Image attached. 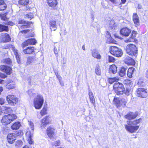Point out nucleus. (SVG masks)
<instances>
[{"mask_svg":"<svg viewBox=\"0 0 148 148\" xmlns=\"http://www.w3.org/2000/svg\"><path fill=\"white\" fill-rule=\"evenodd\" d=\"M141 121L140 119H139L133 121H127V124L125 125V129L127 131L132 133L135 132L138 129L139 126L135 125Z\"/></svg>","mask_w":148,"mask_h":148,"instance_id":"f257e3e1","label":"nucleus"},{"mask_svg":"<svg viewBox=\"0 0 148 148\" xmlns=\"http://www.w3.org/2000/svg\"><path fill=\"white\" fill-rule=\"evenodd\" d=\"M44 99L43 96L40 95H38L34 100V106L36 109H40L43 104Z\"/></svg>","mask_w":148,"mask_h":148,"instance_id":"f03ea898","label":"nucleus"},{"mask_svg":"<svg viewBox=\"0 0 148 148\" xmlns=\"http://www.w3.org/2000/svg\"><path fill=\"white\" fill-rule=\"evenodd\" d=\"M16 118L17 116L14 114H8L3 116L1 121L4 125H7L10 124L12 121L16 119Z\"/></svg>","mask_w":148,"mask_h":148,"instance_id":"7ed1b4c3","label":"nucleus"},{"mask_svg":"<svg viewBox=\"0 0 148 148\" xmlns=\"http://www.w3.org/2000/svg\"><path fill=\"white\" fill-rule=\"evenodd\" d=\"M125 50L127 53L132 56H136L137 52V48L133 44H128L126 47Z\"/></svg>","mask_w":148,"mask_h":148,"instance_id":"20e7f679","label":"nucleus"},{"mask_svg":"<svg viewBox=\"0 0 148 148\" xmlns=\"http://www.w3.org/2000/svg\"><path fill=\"white\" fill-rule=\"evenodd\" d=\"M109 51L112 55L117 57H121L123 54L122 50L121 49L114 46L110 47Z\"/></svg>","mask_w":148,"mask_h":148,"instance_id":"39448f33","label":"nucleus"},{"mask_svg":"<svg viewBox=\"0 0 148 148\" xmlns=\"http://www.w3.org/2000/svg\"><path fill=\"white\" fill-rule=\"evenodd\" d=\"M6 99L8 103L12 106L16 104L18 101V99L13 95H8L6 97Z\"/></svg>","mask_w":148,"mask_h":148,"instance_id":"423d86ee","label":"nucleus"},{"mask_svg":"<svg viewBox=\"0 0 148 148\" xmlns=\"http://www.w3.org/2000/svg\"><path fill=\"white\" fill-rule=\"evenodd\" d=\"M114 100L118 108L121 106L124 107L127 103V100L124 99L114 98Z\"/></svg>","mask_w":148,"mask_h":148,"instance_id":"0eeeda50","label":"nucleus"},{"mask_svg":"<svg viewBox=\"0 0 148 148\" xmlns=\"http://www.w3.org/2000/svg\"><path fill=\"white\" fill-rule=\"evenodd\" d=\"M0 40L1 42H6L10 41L11 38L8 34L2 33L0 34Z\"/></svg>","mask_w":148,"mask_h":148,"instance_id":"6e6552de","label":"nucleus"},{"mask_svg":"<svg viewBox=\"0 0 148 148\" xmlns=\"http://www.w3.org/2000/svg\"><path fill=\"white\" fill-rule=\"evenodd\" d=\"M47 133L50 138H53L55 136V129L54 127L52 126L48 127L47 129Z\"/></svg>","mask_w":148,"mask_h":148,"instance_id":"1a4fd4ad","label":"nucleus"},{"mask_svg":"<svg viewBox=\"0 0 148 148\" xmlns=\"http://www.w3.org/2000/svg\"><path fill=\"white\" fill-rule=\"evenodd\" d=\"M19 135H17L16 133H10L7 135V138L9 143L12 144L15 141L16 138Z\"/></svg>","mask_w":148,"mask_h":148,"instance_id":"9d476101","label":"nucleus"},{"mask_svg":"<svg viewBox=\"0 0 148 148\" xmlns=\"http://www.w3.org/2000/svg\"><path fill=\"white\" fill-rule=\"evenodd\" d=\"M8 47L10 49L12 50L14 52L18 63V64L20 63L21 61L17 50L15 49L14 46L12 45H9Z\"/></svg>","mask_w":148,"mask_h":148,"instance_id":"9b49d317","label":"nucleus"},{"mask_svg":"<svg viewBox=\"0 0 148 148\" xmlns=\"http://www.w3.org/2000/svg\"><path fill=\"white\" fill-rule=\"evenodd\" d=\"M146 90L142 88H138L137 91V93L138 96L143 98L146 97L147 96V92Z\"/></svg>","mask_w":148,"mask_h":148,"instance_id":"f8f14e48","label":"nucleus"},{"mask_svg":"<svg viewBox=\"0 0 148 148\" xmlns=\"http://www.w3.org/2000/svg\"><path fill=\"white\" fill-rule=\"evenodd\" d=\"M36 42V41L35 39H29L23 43L22 44V46L23 48H24L25 47L28 45H35Z\"/></svg>","mask_w":148,"mask_h":148,"instance_id":"ddd939ff","label":"nucleus"},{"mask_svg":"<svg viewBox=\"0 0 148 148\" xmlns=\"http://www.w3.org/2000/svg\"><path fill=\"white\" fill-rule=\"evenodd\" d=\"M49 118L46 116L41 120V127L42 129L44 128L48 124L50 123Z\"/></svg>","mask_w":148,"mask_h":148,"instance_id":"4468645a","label":"nucleus"},{"mask_svg":"<svg viewBox=\"0 0 148 148\" xmlns=\"http://www.w3.org/2000/svg\"><path fill=\"white\" fill-rule=\"evenodd\" d=\"M0 70L5 72L8 75L10 74L12 72V69L10 67L5 65L0 66Z\"/></svg>","mask_w":148,"mask_h":148,"instance_id":"2eb2a0df","label":"nucleus"},{"mask_svg":"<svg viewBox=\"0 0 148 148\" xmlns=\"http://www.w3.org/2000/svg\"><path fill=\"white\" fill-rule=\"evenodd\" d=\"M33 132H27L26 134V137L28 143L30 145L33 144L34 141L32 139L33 136Z\"/></svg>","mask_w":148,"mask_h":148,"instance_id":"dca6fc26","label":"nucleus"},{"mask_svg":"<svg viewBox=\"0 0 148 148\" xmlns=\"http://www.w3.org/2000/svg\"><path fill=\"white\" fill-rule=\"evenodd\" d=\"M120 33L122 35L127 36L131 33V30L127 27H125L122 29L120 30Z\"/></svg>","mask_w":148,"mask_h":148,"instance_id":"f3484780","label":"nucleus"},{"mask_svg":"<svg viewBox=\"0 0 148 148\" xmlns=\"http://www.w3.org/2000/svg\"><path fill=\"white\" fill-rule=\"evenodd\" d=\"M47 2L49 6L53 9H55L58 3L57 0H47Z\"/></svg>","mask_w":148,"mask_h":148,"instance_id":"a211bd4d","label":"nucleus"},{"mask_svg":"<svg viewBox=\"0 0 148 148\" xmlns=\"http://www.w3.org/2000/svg\"><path fill=\"white\" fill-rule=\"evenodd\" d=\"M125 63L129 65H133L135 64L134 60L129 56H127L124 60Z\"/></svg>","mask_w":148,"mask_h":148,"instance_id":"6ab92c4d","label":"nucleus"},{"mask_svg":"<svg viewBox=\"0 0 148 148\" xmlns=\"http://www.w3.org/2000/svg\"><path fill=\"white\" fill-rule=\"evenodd\" d=\"M137 115V114L135 113L130 112L125 115V117L128 120H131L136 118Z\"/></svg>","mask_w":148,"mask_h":148,"instance_id":"aec40b11","label":"nucleus"},{"mask_svg":"<svg viewBox=\"0 0 148 148\" xmlns=\"http://www.w3.org/2000/svg\"><path fill=\"white\" fill-rule=\"evenodd\" d=\"M117 68L114 64L110 66L109 69V73L110 74H115L117 72Z\"/></svg>","mask_w":148,"mask_h":148,"instance_id":"412c9836","label":"nucleus"},{"mask_svg":"<svg viewBox=\"0 0 148 148\" xmlns=\"http://www.w3.org/2000/svg\"><path fill=\"white\" fill-rule=\"evenodd\" d=\"M92 56L94 58L98 59H100L101 58V55L98 51L96 49H93L92 52Z\"/></svg>","mask_w":148,"mask_h":148,"instance_id":"4be33fe9","label":"nucleus"},{"mask_svg":"<svg viewBox=\"0 0 148 148\" xmlns=\"http://www.w3.org/2000/svg\"><path fill=\"white\" fill-rule=\"evenodd\" d=\"M136 32L134 31H133L132 32L131 37L129 39L125 40V42H128L134 41V38L136 37Z\"/></svg>","mask_w":148,"mask_h":148,"instance_id":"5701e85b","label":"nucleus"},{"mask_svg":"<svg viewBox=\"0 0 148 148\" xmlns=\"http://www.w3.org/2000/svg\"><path fill=\"white\" fill-rule=\"evenodd\" d=\"M34 49L33 47H27L25 49L23 50V52L25 54H31L34 51Z\"/></svg>","mask_w":148,"mask_h":148,"instance_id":"b1692460","label":"nucleus"},{"mask_svg":"<svg viewBox=\"0 0 148 148\" xmlns=\"http://www.w3.org/2000/svg\"><path fill=\"white\" fill-rule=\"evenodd\" d=\"M133 20L136 25H138L139 23V19L136 13L133 14Z\"/></svg>","mask_w":148,"mask_h":148,"instance_id":"393cba45","label":"nucleus"},{"mask_svg":"<svg viewBox=\"0 0 148 148\" xmlns=\"http://www.w3.org/2000/svg\"><path fill=\"white\" fill-rule=\"evenodd\" d=\"M49 25L50 29L52 28L54 30H56L57 29V25L56 21L53 20H50L49 21Z\"/></svg>","mask_w":148,"mask_h":148,"instance_id":"a878e982","label":"nucleus"},{"mask_svg":"<svg viewBox=\"0 0 148 148\" xmlns=\"http://www.w3.org/2000/svg\"><path fill=\"white\" fill-rule=\"evenodd\" d=\"M36 59L34 57H29L27 58L26 64L27 65H30L33 63L34 62Z\"/></svg>","mask_w":148,"mask_h":148,"instance_id":"bb28decb","label":"nucleus"},{"mask_svg":"<svg viewBox=\"0 0 148 148\" xmlns=\"http://www.w3.org/2000/svg\"><path fill=\"white\" fill-rule=\"evenodd\" d=\"M135 70V69L134 68H129L128 70L127 73V76L130 78L132 77Z\"/></svg>","mask_w":148,"mask_h":148,"instance_id":"cd10ccee","label":"nucleus"},{"mask_svg":"<svg viewBox=\"0 0 148 148\" xmlns=\"http://www.w3.org/2000/svg\"><path fill=\"white\" fill-rule=\"evenodd\" d=\"M21 125V124L20 122H16L12 125L11 126V128L13 130H17L19 129Z\"/></svg>","mask_w":148,"mask_h":148,"instance_id":"c85d7f7f","label":"nucleus"},{"mask_svg":"<svg viewBox=\"0 0 148 148\" xmlns=\"http://www.w3.org/2000/svg\"><path fill=\"white\" fill-rule=\"evenodd\" d=\"M127 69L124 67H121L119 72V74L121 77H123L125 75Z\"/></svg>","mask_w":148,"mask_h":148,"instance_id":"c756f323","label":"nucleus"},{"mask_svg":"<svg viewBox=\"0 0 148 148\" xmlns=\"http://www.w3.org/2000/svg\"><path fill=\"white\" fill-rule=\"evenodd\" d=\"M125 88L123 87V88H121L119 89H114L116 93L118 95H122L124 93H125Z\"/></svg>","mask_w":148,"mask_h":148,"instance_id":"7c9ffc66","label":"nucleus"},{"mask_svg":"<svg viewBox=\"0 0 148 148\" xmlns=\"http://www.w3.org/2000/svg\"><path fill=\"white\" fill-rule=\"evenodd\" d=\"M123 87H124L123 85L117 82H116L113 85L114 89L123 88Z\"/></svg>","mask_w":148,"mask_h":148,"instance_id":"2f4dec72","label":"nucleus"},{"mask_svg":"<svg viewBox=\"0 0 148 148\" xmlns=\"http://www.w3.org/2000/svg\"><path fill=\"white\" fill-rule=\"evenodd\" d=\"M114 20H111L109 22L108 28L109 29L112 30L113 29H115L116 27L114 25Z\"/></svg>","mask_w":148,"mask_h":148,"instance_id":"473e14b6","label":"nucleus"},{"mask_svg":"<svg viewBox=\"0 0 148 148\" xmlns=\"http://www.w3.org/2000/svg\"><path fill=\"white\" fill-rule=\"evenodd\" d=\"M6 7V5L4 3V1L3 0H0V10H5Z\"/></svg>","mask_w":148,"mask_h":148,"instance_id":"72a5a7b5","label":"nucleus"},{"mask_svg":"<svg viewBox=\"0 0 148 148\" xmlns=\"http://www.w3.org/2000/svg\"><path fill=\"white\" fill-rule=\"evenodd\" d=\"M2 62L4 64H6L9 65H11L12 63L11 60L9 58L3 59L2 60Z\"/></svg>","mask_w":148,"mask_h":148,"instance_id":"f704fd0d","label":"nucleus"},{"mask_svg":"<svg viewBox=\"0 0 148 148\" xmlns=\"http://www.w3.org/2000/svg\"><path fill=\"white\" fill-rule=\"evenodd\" d=\"M95 73L97 75H99L101 74V71L100 66L98 64H97L95 68Z\"/></svg>","mask_w":148,"mask_h":148,"instance_id":"c9c22d12","label":"nucleus"},{"mask_svg":"<svg viewBox=\"0 0 148 148\" xmlns=\"http://www.w3.org/2000/svg\"><path fill=\"white\" fill-rule=\"evenodd\" d=\"M47 106H44L40 112V114L41 116H43L47 114Z\"/></svg>","mask_w":148,"mask_h":148,"instance_id":"e433bc0d","label":"nucleus"},{"mask_svg":"<svg viewBox=\"0 0 148 148\" xmlns=\"http://www.w3.org/2000/svg\"><path fill=\"white\" fill-rule=\"evenodd\" d=\"M30 127L29 128H28L29 130L27 132H33V134L34 130V125L33 123L31 121H28Z\"/></svg>","mask_w":148,"mask_h":148,"instance_id":"4c0bfd02","label":"nucleus"},{"mask_svg":"<svg viewBox=\"0 0 148 148\" xmlns=\"http://www.w3.org/2000/svg\"><path fill=\"white\" fill-rule=\"evenodd\" d=\"M2 110L3 111H4V112L6 113L10 112L12 111V109L10 107L6 106H3L2 107Z\"/></svg>","mask_w":148,"mask_h":148,"instance_id":"58836bf2","label":"nucleus"},{"mask_svg":"<svg viewBox=\"0 0 148 148\" xmlns=\"http://www.w3.org/2000/svg\"><path fill=\"white\" fill-rule=\"evenodd\" d=\"M8 30V27L7 26L0 24V32L7 31Z\"/></svg>","mask_w":148,"mask_h":148,"instance_id":"ea45409f","label":"nucleus"},{"mask_svg":"<svg viewBox=\"0 0 148 148\" xmlns=\"http://www.w3.org/2000/svg\"><path fill=\"white\" fill-rule=\"evenodd\" d=\"M119 79L117 77H114L113 78H109L108 81L109 83L112 84L117 80H119Z\"/></svg>","mask_w":148,"mask_h":148,"instance_id":"a19ab883","label":"nucleus"},{"mask_svg":"<svg viewBox=\"0 0 148 148\" xmlns=\"http://www.w3.org/2000/svg\"><path fill=\"white\" fill-rule=\"evenodd\" d=\"M29 2V0H19L18 3L21 5H25Z\"/></svg>","mask_w":148,"mask_h":148,"instance_id":"79ce46f5","label":"nucleus"},{"mask_svg":"<svg viewBox=\"0 0 148 148\" xmlns=\"http://www.w3.org/2000/svg\"><path fill=\"white\" fill-rule=\"evenodd\" d=\"M6 89L8 90H10L14 88L15 87V85L14 84H8L6 86Z\"/></svg>","mask_w":148,"mask_h":148,"instance_id":"37998d69","label":"nucleus"},{"mask_svg":"<svg viewBox=\"0 0 148 148\" xmlns=\"http://www.w3.org/2000/svg\"><path fill=\"white\" fill-rule=\"evenodd\" d=\"M33 14L32 13H29L27 14L25 16V18L29 20L31 19L33 17Z\"/></svg>","mask_w":148,"mask_h":148,"instance_id":"c03bdc74","label":"nucleus"},{"mask_svg":"<svg viewBox=\"0 0 148 148\" xmlns=\"http://www.w3.org/2000/svg\"><path fill=\"white\" fill-rule=\"evenodd\" d=\"M109 38L107 39V42L109 43H113L115 42V40L112 38L111 36H109Z\"/></svg>","mask_w":148,"mask_h":148,"instance_id":"a18cd8bd","label":"nucleus"},{"mask_svg":"<svg viewBox=\"0 0 148 148\" xmlns=\"http://www.w3.org/2000/svg\"><path fill=\"white\" fill-rule=\"evenodd\" d=\"M107 58L109 62H113L115 61V60L114 58L109 55L107 56Z\"/></svg>","mask_w":148,"mask_h":148,"instance_id":"49530a36","label":"nucleus"},{"mask_svg":"<svg viewBox=\"0 0 148 148\" xmlns=\"http://www.w3.org/2000/svg\"><path fill=\"white\" fill-rule=\"evenodd\" d=\"M6 14L5 13L4 14L0 13V17L2 20H5L7 18L6 16Z\"/></svg>","mask_w":148,"mask_h":148,"instance_id":"de8ad7c7","label":"nucleus"},{"mask_svg":"<svg viewBox=\"0 0 148 148\" xmlns=\"http://www.w3.org/2000/svg\"><path fill=\"white\" fill-rule=\"evenodd\" d=\"M23 144V142L21 140H18L16 142V146L19 147L20 146H21Z\"/></svg>","mask_w":148,"mask_h":148,"instance_id":"09e8293b","label":"nucleus"},{"mask_svg":"<svg viewBox=\"0 0 148 148\" xmlns=\"http://www.w3.org/2000/svg\"><path fill=\"white\" fill-rule=\"evenodd\" d=\"M123 83L124 84H126L127 85H129L131 84V82L130 80L125 79L124 80L123 82Z\"/></svg>","mask_w":148,"mask_h":148,"instance_id":"8fccbe9b","label":"nucleus"},{"mask_svg":"<svg viewBox=\"0 0 148 148\" xmlns=\"http://www.w3.org/2000/svg\"><path fill=\"white\" fill-rule=\"evenodd\" d=\"M90 100V102L92 103L93 105L95 104V99L94 96L90 97H89Z\"/></svg>","mask_w":148,"mask_h":148,"instance_id":"3c124183","label":"nucleus"},{"mask_svg":"<svg viewBox=\"0 0 148 148\" xmlns=\"http://www.w3.org/2000/svg\"><path fill=\"white\" fill-rule=\"evenodd\" d=\"M54 51L55 54H56V57H57L58 56V51L56 47H55L54 48Z\"/></svg>","mask_w":148,"mask_h":148,"instance_id":"603ef678","label":"nucleus"},{"mask_svg":"<svg viewBox=\"0 0 148 148\" xmlns=\"http://www.w3.org/2000/svg\"><path fill=\"white\" fill-rule=\"evenodd\" d=\"M60 144V142L59 140H57L54 143V145L56 146H59Z\"/></svg>","mask_w":148,"mask_h":148,"instance_id":"864d4df0","label":"nucleus"},{"mask_svg":"<svg viewBox=\"0 0 148 148\" xmlns=\"http://www.w3.org/2000/svg\"><path fill=\"white\" fill-rule=\"evenodd\" d=\"M55 74H56V75L57 78H58V79L59 80V81H61V80H62V78L60 75H59L58 74V73H55Z\"/></svg>","mask_w":148,"mask_h":148,"instance_id":"5fc2aeb1","label":"nucleus"},{"mask_svg":"<svg viewBox=\"0 0 148 148\" xmlns=\"http://www.w3.org/2000/svg\"><path fill=\"white\" fill-rule=\"evenodd\" d=\"M5 25H9L10 26H12L14 25V23L13 22L11 21L7 22L6 23H5Z\"/></svg>","mask_w":148,"mask_h":148,"instance_id":"6e6d98bb","label":"nucleus"},{"mask_svg":"<svg viewBox=\"0 0 148 148\" xmlns=\"http://www.w3.org/2000/svg\"><path fill=\"white\" fill-rule=\"evenodd\" d=\"M0 77L2 78H5L7 77V76L5 74L1 73H0Z\"/></svg>","mask_w":148,"mask_h":148,"instance_id":"4d7b16f0","label":"nucleus"},{"mask_svg":"<svg viewBox=\"0 0 148 148\" xmlns=\"http://www.w3.org/2000/svg\"><path fill=\"white\" fill-rule=\"evenodd\" d=\"M113 3L116 4L118 3V1L119 0H110Z\"/></svg>","mask_w":148,"mask_h":148,"instance_id":"13d9d810","label":"nucleus"},{"mask_svg":"<svg viewBox=\"0 0 148 148\" xmlns=\"http://www.w3.org/2000/svg\"><path fill=\"white\" fill-rule=\"evenodd\" d=\"M4 103V100L2 98H0V104H3Z\"/></svg>","mask_w":148,"mask_h":148,"instance_id":"bf43d9fd","label":"nucleus"},{"mask_svg":"<svg viewBox=\"0 0 148 148\" xmlns=\"http://www.w3.org/2000/svg\"><path fill=\"white\" fill-rule=\"evenodd\" d=\"M18 23L20 24H24L25 23V22L24 20H21L19 21Z\"/></svg>","mask_w":148,"mask_h":148,"instance_id":"052dcab7","label":"nucleus"},{"mask_svg":"<svg viewBox=\"0 0 148 148\" xmlns=\"http://www.w3.org/2000/svg\"><path fill=\"white\" fill-rule=\"evenodd\" d=\"M88 95L90 97L93 96L92 92L90 91H89L88 92Z\"/></svg>","mask_w":148,"mask_h":148,"instance_id":"680f3d73","label":"nucleus"},{"mask_svg":"<svg viewBox=\"0 0 148 148\" xmlns=\"http://www.w3.org/2000/svg\"><path fill=\"white\" fill-rule=\"evenodd\" d=\"M109 35L110 36H111V35L109 33V32L107 31V33H106V37L107 38V39H108V38H109Z\"/></svg>","mask_w":148,"mask_h":148,"instance_id":"e2e57ef3","label":"nucleus"},{"mask_svg":"<svg viewBox=\"0 0 148 148\" xmlns=\"http://www.w3.org/2000/svg\"><path fill=\"white\" fill-rule=\"evenodd\" d=\"M29 31V30L28 29L25 30L23 31H22L20 32V33H26L27 32Z\"/></svg>","mask_w":148,"mask_h":148,"instance_id":"0e129e2a","label":"nucleus"},{"mask_svg":"<svg viewBox=\"0 0 148 148\" xmlns=\"http://www.w3.org/2000/svg\"><path fill=\"white\" fill-rule=\"evenodd\" d=\"M59 82H60V84L62 86H64V84L63 83V82H61V81H59Z\"/></svg>","mask_w":148,"mask_h":148,"instance_id":"69168bd1","label":"nucleus"},{"mask_svg":"<svg viewBox=\"0 0 148 148\" xmlns=\"http://www.w3.org/2000/svg\"><path fill=\"white\" fill-rule=\"evenodd\" d=\"M26 27V25H22L21 26L20 28L21 29H24Z\"/></svg>","mask_w":148,"mask_h":148,"instance_id":"338daca9","label":"nucleus"},{"mask_svg":"<svg viewBox=\"0 0 148 148\" xmlns=\"http://www.w3.org/2000/svg\"><path fill=\"white\" fill-rule=\"evenodd\" d=\"M3 90V88L2 87L0 86V92H1Z\"/></svg>","mask_w":148,"mask_h":148,"instance_id":"774afa93","label":"nucleus"}]
</instances>
